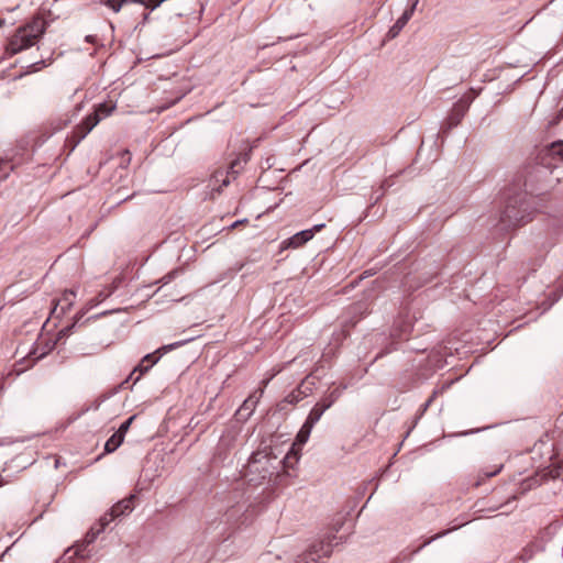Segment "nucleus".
<instances>
[{"label":"nucleus","instance_id":"7ed1b4c3","mask_svg":"<svg viewBox=\"0 0 563 563\" xmlns=\"http://www.w3.org/2000/svg\"><path fill=\"white\" fill-rule=\"evenodd\" d=\"M275 460V457H269L265 452H254L249 459L244 476L247 477L250 483L254 485L260 484L274 474L276 467L273 463Z\"/></svg>","mask_w":563,"mask_h":563},{"label":"nucleus","instance_id":"c756f323","mask_svg":"<svg viewBox=\"0 0 563 563\" xmlns=\"http://www.w3.org/2000/svg\"><path fill=\"white\" fill-rule=\"evenodd\" d=\"M238 511H240V509H238V510L232 509V510H230V511L225 512V514H224L225 523H228V522H229V520H230V518H231L234 514H236Z\"/></svg>","mask_w":563,"mask_h":563},{"label":"nucleus","instance_id":"2f4dec72","mask_svg":"<svg viewBox=\"0 0 563 563\" xmlns=\"http://www.w3.org/2000/svg\"><path fill=\"white\" fill-rule=\"evenodd\" d=\"M272 559V554L271 553H266V554H263L261 558H260V561L261 563H268Z\"/></svg>","mask_w":563,"mask_h":563},{"label":"nucleus","instance_id":"ddd939ff","mask_svg":"<svg viewBox=\"0 0 563 563\" xmlns=\"http://www.w3.org/2000/svg\"><path fill=\"white\" fill-rule=\"evenodd\" d=\"M346 385H340L331 390H329L320 401H318L325 410L331 408L338 399L342 396L345 390Z\"/></svg>","mask_w":563,"mask_h":563},{"label":"nucleus","instance_id":"5701e85b","mask_svg":"<svg viewBox=\"0 0 563 563\" xmlns=\"http://www.w3.org/2000/svg\"><path fill=\"white\" fill-rule=\"evenodd\" d=\"M446 533H448V531H444V532H442V533H438V534H435L434 537H432V538H430V539L426 540V541L423 542V544H422L419 549H417V550H416V552H418V551H419V550H421L423 547H426V545L430 544L432 541H434L435 539H438V538H440V537H442V536H444V534H446Z\"/></svg>","mask_w":563,"mask_h":563},{"label":"nucleus","instance_id":"423d86ee","mask_svg":"<svg viewBox=\"0 0 563 563\" xmlns=\"http://www.w3.org/2000/svg\"><path fill=\"white\" fill-rule=\"evenodd\" d=\"M325 411L327 410L319 402H317L311 408V410L308 413L303 424L301 426V428L299 429V431H298V433L296 435V439H295V442H294L295 446L301 448V446H303L308 442L313 427L321 419L322 415Z\"/></svg>","mask_w":563,"mask_h":563},{"label":"nucleus","instance_id":"9d476101","mask_svg":"<svg viewBox=\"0 0 563 563\" xmlns=\"http://www.w3.org/2000/svg\"><path fill=\"white\" fill-rule=\"evenodd\" d=\"M471 102H472V99L471 100L460 99L454 104L451 113L449 114V117L446 118V120L443 122V124L441 126L442 133H448L452 128L460 124L461 120L467 112Z\"/></svg>","mask_w":563,"mask_h":563},{"label":"nucleus","instance_id":"1a4fd4ad","mask_svg":"<svg viewBox=\"0 0 563 563\" xmlns=\"http://www.w3.org/2000/svg\"><path fill=\"white\" fill-rule=\"evenodd\" d=\"M325 227L324 223L313 225L311 229L302 230L297 232L292 236L284 240L280 243V251L288 249H298L309 242L316 233L320 232Z\"/></svg>","mask_w":563,"mask_h":563},{"label":"nucleus","instance_id":"72a5a7b5","mask_svg":"<svg viewBox=\"0 0 563 563\" xmlns=\"http://www.w3.org/2000/svg\"><path fill=\"white\" fill-rule=\"evenodd\" d=\"M501 468H503V465H499V466H498L496 470H494L493 472H487V473H486V475H487V476H489V477H490V476H494V475L498 474V473L501 471Z\"/></svg>","mask_w":563,"mask_h":563},{"label":"nucleus","instance_id":"a878e982","mask_svg":"<svg viewBox=\"0 0 563 563\" xmlns=\"http://www.w3.org/2000/svg\"><path fill=\"white\" fill-rule=\"evenodd\" d=\"M562 295H563V290L561 291L560 295H556L555 292H553V298L551 299V302L549 305H547V307L543 308V311L548 310L551 306H553L560 299V297Z\"/></svg>","mask_w":563,"mask_h":563},{"label":"nucleus","instance_id":"412c9836","mask_svg":"<svg viewBox=\"0 0 563 563\" xmlns=\"http://www.w3.org/2000/svg\"><path fill=\"white\" fill-rule=\"evenodd\" d=\"M178 273H179V271L174 269V271L169 272L168 274H166L164 277H162V279L159 282L163 285H167L178 275Z\"/></svg>","mask_w":563,"mask_h":563},{"label":"nucleus","instance_id":"f257e3e1","mask_svg":"<svg viewBox=\"0 0 563 563\" xmlns=\"http://www.w3.org/2000/svg\"><path fill=\"white\" fill-rule=\"evenodd\" d=\"M534 161L533 164L527 165L518 177L523 190L507 196L506 207L498 221L501 231L531 221L538 210L537 199L560 181L559 167L563 164V141H555L540 148Z\"/></svg>","mask_w":563,"mask_h":563},{"label":"nucleus","instance_id":"f704fd0d","mask_svg":"<svg viewBox=\"0 0 563 563\" xmlns=\"http://www.w3.org/2000/svg\"><path fill=\"white\" fill-rule=\"evenodd\" d=\"M92 40H93V36H92V35H88V36H86V41H87V42H92Z\"/></svg>","mask_w":563,"mask_h":563},{"label":"nucleus","instance_id":"6e6552de","mask_svg":"<svg viewBox=\"0 0 563 563\" xmlns=\"http://www.w3.org/2000/svg\"><path fill=\"white\" fill-rule=\"evenodd\" d=\"M134 500H135V496L132 495L129 498H125V499L117 503L114 506H112L110 512L108 515H106L103 518H101L100 529H98L96 532H93V530H91L92 536H91L90 541H92L93 538L98 533H100L106 528V526L109 525L112 520H114L118 517L125 516V515L130 514L134 508Z\"/></svg>","mask_w":563,"mask_h":563},{"label":"nucleus","instance_id":"bb28decb","mask_svg":"<svg viewBox=\"0 0 563 563\" xmlns=\"http://www.w3.org/2000/svg\"><path fill=\"white\" fill-rule=\"evenodd\" d=\"M70 297H75V292L74 291L66 292L65 296H64V299H63L67 303V308H69L71 306Z\"/></svg>","mask_w":563,"mask_h":563},{"label":"nucleus","instance_id":"b1692460","mask_svg":"<svg viewBox=\"0 0 563 563\" xmlns=\"http://www.w3.org/2000/svg\"><path fill=\"white\" fill-rule=\"evenodd\" d=\"M408 8L405 10V11H410V14H413L418 3H419V0H408Z\"/></svg>","mask_w":563,"mask_h":563},{"label":"nucleus","instance_id":"473e14b6","mask_svg":"<svg viewBox=\"0 0 563 563\" xmlns=\"http://www.w3.org/2000/svg\"><path fill=\"white\" fill-rule=\"evenodd\" d=\"M130 159H131V154H130V152H129V151H124V153H123V155H122V161H123L124 163H129V162H130Z\"/></svg>","mask_w":563,"mask_h":563},{"label":"nucleus","instance_id":"2eb2a0df","mask_svg":"<svg viewBox=\"0 0 563 563\" xmlns=\"http://www.w3.org/2000/svg\"><path fill=\"white\" fill-rule=\"evenodd\" d=\"M411 16L412 14H410V11H404V13L397 19L394 25L388 30L387 37H396L408 23V21L411 19Z\"/></svg>","mask_w":563,"mask_h":563},{"label":"nucleus","instance_id":"4468645a","mask_svg":"<svg viewBox=\"0 0 563 563\" xmlns=\"http://www.w3.org/2000/svg\"><path fill=\"white\" fill-rule=\"evenodd\" d=\"M82 316H84V313L82 314H77L75 317V320L70 324H68V325L64 327L63 329H60L59 332H58V340L68 338L75 331L76 328L82 327L90 319H97L100 314L92 316V317H90V318H88V319H86L84 321L81 320Z\"/></svg>","mask_w":563,"mask_h":563},{"label":"nucleus","instance_id":"cd10ccee","mask_svg":"<svg viewBox=\"0 0 563 563\" xmlns=\"http://www.w3.org/2000/svg\"><path fill=\"white\" fill-rule=\"evenodd\" d=\"M374 202H377L385 195V190L379 187L377 190L374 191Z\"/></svg>","mask_w":563,"mask_h":563},{"label":"nucleus","instance_id":"f3484780","mask_svg":"<svg viewBox=\"0 0 563 563\" xmlns=\"http://www.w3.org/2000/svg\"><path fill=\"white\" fill-rule=\"evenodd\" d=\"M152 368V364H143L140 362L133 369V372L130 374L129 378L125 380L129 382L130 379H133V384L137 383L143 374L148 372Z\"/></svg>","mask_w":563,"mask_h":563},{"label":"nucleus","instance_id":"a211bd4d","mask_svg":"<svg viewBox=\"0 0 563 563\" xmlns=\"http://www.w3.org/2000/svg\"><path fill=\"white\" fill-rule=\"evenodd\" d=\"M306 396H307V394H306L305 391H302V390L300 389V387H299V388H297V389L292 390L291 393H289V394L285 397L284 401H285V402H287V404H289V405H296V404H298L300 400H302Z\"/></svg>","mask_w":563,"mask_h":563},{"label":"nucleus","instance_id":"c9c22d12","mask_svg":"<svg viewBox=\"0 0 563 563\" xmlns=\"http://www.w3.org/2000/svg\"><path fill=\"white\" fill-rule=\"evenodd\" d=\"M242 222H243V221H240V220H239V221H235L231 227H232V228H235L236 225H240V223H242Z\"/></svg>","mask_w":563,"mask_h":563},{"label":"nucleus","instance_id":"aec40b11","mask_svg":"<svg viewBox=\"0 0 563 563\" xmlns=\"http://www.w3.org/2000/svg\"><path fill=\"white\" fill-rule=\"evenodd\" d=\"M136 418V415H133L131 416L130 418H128L124 422L121 423V426L119 427V429L117 430V432L120 434V435H125V433L128 432V430L130 429L132 422L134 421V419Z\"/></svg>","mask_w":563,"mask_h":563},{"label":"nucleus","instance_id":"4be33fe9","mask_svg":"<svg viewBox=\"0 0 563 563\" xmlns=\"http://www.w3.org/2000/svg\"><path fill=\"white\" fill-rule=\"evenodd\" d=\"M113 290H109L108 292H99L98 297L93 300H91L90 307L97 306L99 302L103 301L106 298H108Z\"/></svg>","mask_w":563,"mask_h":563},{"label":"nucleus","instance_id":"39448f33","mask_svg":"<svg viewBox=\"0 0 563 563\" xmlns=\"http://www.w3.org/2000/svg\"><path fill=\"white\" fill-rule=\"evenodd\" d=\"M115 103L112 101L97 104L95 111L88 114L82 122L76 126L74 131L77 137L76 144L84 140L102 119L109 117L115 110Z\"/></svg>","mask_w":563,"mask_h":563},{"label":"nucleus","instance_id":"f03ea898","mask_svg":"<svg viewBox=\"0 0 563 563\" xmlns=\"http://www.w3.org/2000/svg\"><path fill=\"white\" fill-rule=\"evenodd\" d=\"M47 26L48 23L40 16H34L20 25L9 37L7 53L12 56L34 46L45 34Z\"/></svg>","mask_w":563,"mask_h":563},{"label":"nucleus","instance_id":"7c9ffc66","mask_svg":"<svg viewBox=\"0 0 563 563\" xmlns=\"http://www.w3.org/2000/svg\"><path fill=\"white\" fill-rule=\"evenodd\" d=\"M434 396H435V393H433V395H432V396H431V397H430V398H429V399L423 404V406H422V412H424V411L428 409V407H429V406H430V404L432 402V400H433Z\"/></svg>","mask_w":563,"mask_h":563},{"label":"nucleus","instance_id":"6ab92c4d","mask_svg":"<svg viewBox=\"0 0 563 563\" xmlns=\"http://www.w3.org/2000/svg\"><path fill=\"white\" fill-rule=\"evenodd\" d=\"M14 165L10 159H1L0 161V180L4 179L9 176L10 172H12Z\"/></svg>","mask_w":563,"mask_h":563},{"label":"nucleus","instance_id":"9b49d317","mask_svg":"<svg viewBox=\"0 0 563 563\" xmlns=\"http://www.w3.org/2000/svg\"><path fill=\"white\" fill-rule=\"evenodd\" d=\"M191 340L192 339L189 338V339L177 341V342H174L170 344L163 345V346L158 347L157 350H155L153 353H148V354L144 355L143 358L141 360V362L143 364H152V367H153L161 360V357L164 354L185 345L186 343L190 342Z\"/></svg>","mask_w":563,"mask_h":563},{"label":"nucleus","instance_id":"dca6fc26","mask_svg":"<svg viewBox=\"0 0 563 563\" xmlns=\"http://www.w3.org/2000/svg\"><path fill=\"white\" fill-rule=\"evenodd\" d=\"M123 435H120L118 432H114L106 442L104 444V452L112 453L114 452L122 443H123Z\"/></svg>","mask_w":563,"mask_h":563},{"label":"nucleus","instance_id":"c85d7f7f","mask_svg":"<svg viewBox=\"0 0 563 563\" xmlns=\"http://www.w3.org/2000/svg\"><path fill=\"white\" fill-rule=\"evenodd\" d=\"M44 66H45V62L44 60H40V62H36V63L32 64V68H33L34 71L40 70Z\"/></svg>","mask_w":563,"mask_h":563},{"label":"nucleus","instance_id":"f8f14e48","mask_svg":"<svg viewBox=\"0 0 563 563\" xmlns=\"http://www.w3.org/2000/svg\"><path fill=\"white\" fill-rule=\"evenodd\" d=\"M262 395L263 389L255 390L243 401V404L239 407V409L235 412L238 420L245 421L250 418Z\"/></svg>","mask_w":563,"mask_h":563},{"label":"nucleus","instance_id":"20e7f679","mask_svg":"<svg viewBox=\"0 0 563 563\" xmlns=\"http://www.w3.org/2000/svg\"><path fill=\"white\" fill-rule=\"evenodd\" d=\"M334 540H338V537L332 533L313 541L302 553L292 560V563H318L321 558L331 554ZM339 540L341 541L342 537Z\"/></svg>","mask_w":563,"mask_h":563},{"label":"nucleus","instance_id":"0eeeda50","mask_svg":"<svg viewBox=\"0 0 563 563\" xmlns=\"http://www.w3.org/2000/svg\"><path fill=\"white\" fill-rule=\"evenodd\" d=\"M242 161L243 163H246L247 155H243V158L238 157L233 159L230 165L225 169H217L210 179V183L212 186H216L217 184H220L218 188L213 187V190H217L218 192L221 191L222 187H227L230 184V178H235L236 175L240 173V169L242 168Z\"/></svg>","mask_w":563,"mask_h":563},{"label":"nucleus","instance_id":"393cba45","mask_svg":"<svg viewBox=\"0 0 563 563\" xmlns=\"http://www.w3.org/2000/svg\"><path fill=\"white\" fill-rule=\"evenodd\" d=\"M394 185V180H393V177L390 178H387L385 179L382 185H380V188L384 189L385 191L390 188L391 186Z\"/></svg>","mask_w":563,"mask_h":563},{"label":"nucleus","instance_id":"e433bc0d","mask_svg":"<svg viewBox=\"0 0 563 563\" xmlns=\"http://www.w3.org/2000/svg\"><path fill=\"white\" fill-rule=\"evenodd\" d=\"M5 21L3 19H0V27L4 25Z\"/></svg>","mask_w":563,"mask_h":563}]
</instances>
